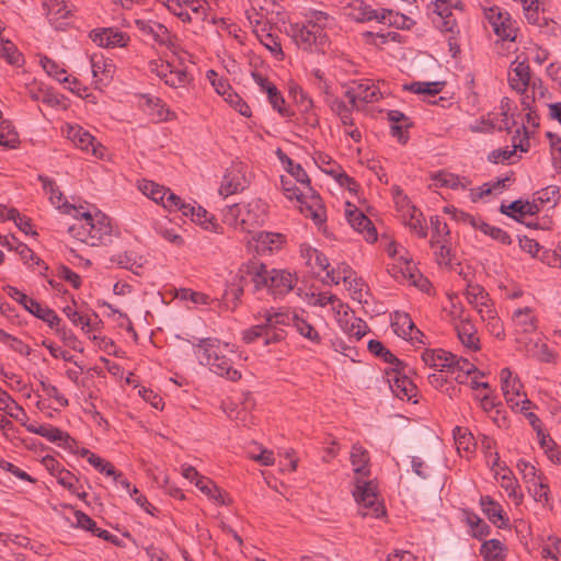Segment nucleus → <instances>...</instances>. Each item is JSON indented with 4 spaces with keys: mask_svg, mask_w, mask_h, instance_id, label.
Here are the masks:
<instances>
[{
    "mask_svg": "<svg viewBox=\"0 0 561 561\" xmlns=\"http://www.w3.org/2000/svg\"><path fill=\"white\" fill-rule=\"evenodd\" d=\"M502 390L504 397L507 402H511L514 405H519V402L523 403L522 410H526V405H530V401L528 399L519 400L522 394L523 385L517 377L512 376V371L510 368H503L500 374Z\"/></svg>",
    "mask_w": 561,
    "mask_h": 561,
    "instance_id": "13",
    "label": "nucleus"
},
{
    "mask_svg": "<svg viewBox=\"0 0 561 561\" xmlns=\"http://www.w3.org/2000/svg\"><path fill=\"white\" fill-rule=\"evenodd\" d=\"M276 153L279 160L287 165V171L296 180V182L302 185L304 188L307 190V193L310 194L311 205H307L306 207L307 210L310 211V214H307V217H310L317 224H321L324 220V208L321 205L319 194L310 185V179L307 172L302 169L300 164L294 163V161L280 149H278Z\"/></svg>",
    "mask_w": 561,
    "mask_h": 561,
    "instance_id": "4",
    "label": "nucleus"
},
{
    "mask_svg": "<svg viewBox=\"0 0 561 561\" xmlns=\"http://www.w3.org/2000/svg\"><path fill=\"white\" fill-rule=\"evenodd\" d=\"M404 365L399 371H394L396 376L390 381V388L396 397L401 400H411L416 396V387L409 377L405 375L400 376V371L403 370Z\"/></svg>",
    "mask_w": 561,
    "mask_h": 561,
    "instance_id": "23",
    "label": "nucleus"
},
{
    "mask_svg": "<svg viewBox=\"0 0 561 561\" xmlns=\"http://www.w3.org/2000/svg\"><path fill=\"white\" fill-rule=\"evenodd\" d=\"M314 162L325 173L333 175L342 186L347 185V187L351 190V184L356 185L355 181L351 176L340 171V168L328 154L322 152L317 153L314 157Z\"/></svg>",
    "mask_w": 561,
    "mask_h": 561,
    "instance_id": "21",
    "label": "nucleus"
},
{
    "mask_svg": "<svg viewBox=\"0 0 561 561\" xmlns=\"http://www.w3.org/2000/svg\"><path fill=\"white\" fill-rule=\"evenodd\" d=\"M91 62V69L93 77H100L101 81L103 79H111L113 77V73L115 71V66L113 65L112 60L104 58L101 54H93L90 57Z\"/></svg>",
    "mask_w": 561,
    "mask_h": 561,
    "instance_id": "37",
    "label": "nucleus"
},
{
    "mask_svg": "<svg viewBox=\"0 0 561 561\" xmlns=\"http://www.w3.org/2000/svg\"><path fill=\"white\" fill-rule=\"evenodd\" d=\"M195 485L208 497L216 501L218 504L226 505L228 503L227 494L221 489H219L211 480L207 478H198V481L195 482Z\"/></svg>",
    "mask_w": 561,
    "mask_h": 561,
    "instance_id": "41",
    "label": "nucleus"
},
{
    "mask_svg": "<svg viewBox=\"0 0 561 561\" xmlns=\"http://www.w3.org/2000/svg\"><path fill=\"white\" fill-rule=\"evenodd\" d=\"M454 354L444 350H425L422 353V360L431 368L438 369L440 373L448 370Z\"/></svg>",
    "mask_w": 561,
    "mask_h": 561,
    "instance_id": "29",
    "label": "nucleus"
},
{
    "mask_svg": "<svg viewBox=\"0 0 561 561\" xmlns=\"http://www.w3.org/2000/svg\"><path fill=\"white\" fill-rule=\"evenodd\" d=\"M0 56L3 57L10 65L20 67L24 62L23 55L18 50L15 45L10 41L0 38Z\"/></svg>",
    "mask_w": 561,
    "mask_h": 561,
    "instance_id": "47",
    "label": "nucleus"
},
{
    "mask_svg": "<svg viewBox=\"0 0 561 561\" xmlns=\"http://www.w3.org/2000/svg\"><path fill=\"white\" fill-rule=\"evenodd\" d=\"M444 88V82L433 81V82H412L409 85H405V89L412 91L417 94H428L435 95L438 94Z\"/></svg>",
    "mask_w": 561,
    "mask_h": 561,
    "instance_id": "54",
    "label": "nucleus"
},
{
    "mask_svg": "<svg viewBox=\"0 0 561 561\" xmlns=\"http://www.w3.org/2000/svg\"><path fill=\"white\" fill-rule=\"evenodd\" d=\"M309 304L312 306L318 307H325L327 305H332V309L340 314L341 308L344 307V305L341 302V300L332 294L329 293H319L314 294L312 293L309 299Z\"/></svg>",
    "mask_w": 561,
    "mask_h": 561,
    "instance_id": "50",
    "label": "nucleus"
},
{
    "mask_svg": "<svg viewBox=\"0 0 561 561\" xmlns=\"http://www.w3.org/2000/svg\"><path fill=\"white\" fill-rule=\"evenodd\" d=\"M64 211L79 219L78 222L69 226L68 232L79 241L96 247L106 242L112 237V225L110 218L102 213L91 215L89 211H80L72 205L62 204Z\"/></svg>",
    "mask_w": 561,
    "mask_h": 561,
    "instance_id": "1",
    "label": "nucleus"
},
{
    "mask_svg": "<svg viewBox=\"0 0 561 561\" xmlns=\"http://www.w3.org/2000/svg\"><path fill=\"white\" fill-rule=\"evenodd\" d=\"M20 144V137L10 121H2L0 124V146L14 149Z\"/></svg>",
    "mask_w": 561,
    "mask_h": 561,
    "instance_id": "45",
    "label": "nucleus"
},
{
    "mask_svg": "<svg viewBox=\"0 0 561 561\" xmlns=\"http://www.w3.org/2000/svg\"><path fill=\"white\" fill-rule=\"evenodd\" d=\"M256 290L267 288L275 297H280L294 289L297 278L285 270H268L266 265H254L250 271Z\"/></svg>",
    "mask_w": 561,
    "mask_h": 561,
    "instance_id": "3",
    "label": "nucleus"
},
{
    "mask_svg": "<svg viewBox=\"0 0 561 561\" xmlns=\"http://www.w3.org/2000/svg\"><path fill=\"white\" fill-rule=\"evenodd\" d=\"M432 180L434 182V185L437 187H449L453 190L457 188H466V184L461 182V179L454 174L446 171H438L432 175Z\"/></svg>",
    "mask_w": 561,
    "mask_h": 561,
    "instance_id": "46",
    "label": "nucleus"
},
{
    "mask_svg": "<svg viewBox=\"0 0 561 561\" xmlns=\"http://www.w3.org/2000/svg\"><path fill=\"white\" fill-rule=\"evenodd\" d=\"M430 222L433 230L432 245H434V243H444L446 237L449 236L447 224L443 221L439 216H432Z\"/></svg>",
    "mask_w": 561,
    "mask_h": 561,
    "instance_id": "56",
    "label": "nucleus"
},
{
    "mask_svg": "<svg viewBox=\"0 0 561 561\" xmlns=\"http://www.w3.org/2000/svg\"><path fill=\"white\" fill-rule=\"evenodd\" d=\"M353 496L359 505V515L378 518L386 514L385 507L378 502L376 488L371 482L357 480Z\"/></svg>",
    "mask_w": 561,
    "mask_h": 561,
    "instance_id": "7",
    "label": "nucleus"
},
{
    "mask_svg": "<svg viewBox=\"0 0 561 561\" xmlns=\"http://www.w3.org/2000/svg\"><path fill=\"white\" fill-rule=\"evenodd\" d=\"M503 543L497 539H490L482 543L480 553L485 561H500L503 559Z\"/></svg>",
    "mask_w": 561,
    "mask_h": 561,
    "instance_id": "49",
    "label": "nucleus"
},
{
    "mask_svg": "<svg viewBox=\"0 0 561 561\" xmlns=\"http://www.w3.org/2000/svg\"><path fill=\"white\" fill-rule=\"evenodd\" d=\"M480 505L483 513L488 516L490 522L499 527L506 525V520L503 516L502 506L495 502L491 496L484 495L480 499Z\"/></svg>",
    "mask_w": 561,
    "mask_h": 561,
    "instance_id": "34",
    "label": "nucleus"
},
{
    "mask_svg": "<svg viewBox=\"0 0 561 561\" xmlns=\"http://www.w3.org/2000/svg\"><path fill=\"white\" fill-rule=\"evenodd\" d=\"M90 38L100 47L105 48L125 47L129 41L126 33L112 27L93 30L90 32Z\"/></svg>",
    "mask_w": 561,
    "mask_h": 561,
    "instance_id": "16",
    "label": "nucleus"
},
{
    "mask_svg": "<svg viewBox=\"0 0 561 561\" xmlns=\"http://www.w3.org/2000/svg\"><path fill=\"white\" fill-rule=\"evenodd\" d=\"M446 213L448 214H453L454 218L458 221H462L465 224H468L470 225L471 227L476 228V229H479L481 232H483L484 234H489L490 232V229H491V225L486 224L485 221H483L482 219L480 218H476L474 216L470 215V214H467V213H463V211H460V210H457L456 208H450V207H445L444 209Z\"/></svg>",
    "mask_w": 561,
    "mask_h": 561,
    "instance_id": "40",
    "label": "nucleus"
},
{
    "mask_svg": "<svg viewBox=\"0 0 561 561\" xmlns=\"http://www.w3.org/2000/svg\"><path fill=\"white\" fill-rule=\"evenodd\" d=\"M530 81V68L525 61H513L508 72L510 87L520 93H525Z\"/></svg>",
    "mask_w": 561,
    "mask_h": 561,
    "instance_id": "20",
    "label": "nucleus"
},
{
    "mask_svg": "<svg viewBox=\"0 0 561 561\" xmlns=\"http://www.w3.org/2000/svg\"><path fill=\"white\" fill-rule=\"evenodd\" d=\"M305 256L312 268L318 267L320 271H327L330 266L328 257L317 249H307Z\"/></svg>",
    "mask_w": 561,
    "mask_h": 561,
    "instance_id": "60",
    "label": "nucleus"
},
{
    "mask_svg": "<svg viewBox=\"0 0 561 561\" xmlns=\"http://www.w3.org/2000/svg\"><path fill=\"white\" fill-rule=\"evenodd\" d=\"M398 195L399 196L396 201V204L399 211L401 213L403 224L420 238H425L427 236V231L426 227L423 225V214L414 205H411L408 197L401 195L399 191Z\"/></svg>",
    "mask_w": 561,
    "mask_h": 561,
    "instance_id": "10",
    "label": "nucleus"
},
{
    "mask_svg": "<svg viewBox=\"0 0 561 561\" xmlns=\"http://www.w3.org/2000/svg\"><path fill=\"white\" fill-rule=\"evenodd\" d=\"M245 178L238 169H230L224 175L219 193L225 197L244 190Z\"/></svg>",
    "mask_w": 561,
    "mask_h": 561,
    "instance_id": "25",
    "label": "nucleus"
},
{
    "mask_svg": "<svg viewBox=\"0 0 561 561\" xmlns=\"http://www.w3.org/2000/svg\"><path fill=\"white\" fill-rule=\"evenodd\" d=\"M298 314L295 312H290L288 310H267L264 313V322L270 330L271 333L273 331H279L283 333V339L285 337V331L283 327L285 325H295Z\"/></svg>",
    "mask_w": 561,
    "mask_h": 561,
    "instance_id": "18",
    "label": "nucleus"
},
{
    "mask_svg": "<svg viewBox=\"0 0 561 561\" xmlns=\"http://www.w3.org/2000/svg\"><path fill=\"white\" fill-rule=\"evenodd\" d=\"M135 26L137 30L148 38H151L156 43L170 47L173 45V39L169 30L161 23L145 20V19H136Z\"/></svg>",
    "mask_w": 561,
    "mask_h": 561,
    "instance_id": "14",
    "label": "nucleus"
},
{
    "mask_svg": "<svg viewBox=\"0 0 561 561\" xmlns=\"http://www.w3.org/2000/svg\"><path fill=\"white\" fill-rule=\"evenodd\" d=\"M529 494L534 497L536 502L546 503L548 502L549 486L543 482V479L540 477L537 481H533L526 484Z\"/></svg>",
    "mask_w": 561,
    "mask_h": 561,
    "instance_id": "57",
    "label": "nucleus"
},
{
    "mask_svg": "<svg viewBox=\"0 0 561 561\" xmlns=\"http://www.w3.org/2000/svg\"><path fill=\"white\" fill-rule=\"evenodd\" d=\"M353 107H356V102L374 103L382 98L380 89L371 80L365 79L353 81L345 91Z\"/></svg>",
    "mask_w": 561,
    "mask_h": 561,
    "instance_id": "11",
    "label": "nucleus"
},
{
    "mask_svg": "<svg viewBox=\"0 0 561 561\" xmlns=\"http://www.w3.org/2000/svg\"><path fill=\"white\" fill-rule=\"evenodd\" d=\"M160 2L183 22L193 21V16L190 14L188 10L185 9V7L179 0H161Z\"/></svg>",
    "mask_w": 561,
    "mask_h": 561,
    "instance_id": "62",
    "label": "nucleus"
},
{
    "mask_svg": "<svg viewBox=\"0 0 561 561\" xmlns=\"http://www.w3.org/2000/svg\"><path fill=\"white\" fill-rule=\"evenodd\" d=\"M539 206L534 202H523L520 199L512 202L510 205L502 204L500 207V211L504 215H507L516 220L519 221V219L513 214L517 213L520 216H534L539 213Z\"/></svg>",
    "mask_w": 561,
    "mask_h": 561,
    "instance_id": "33",
    "label": "nucleus"
},
{
    "mask_svg": "<svg viewBox=\"0 0 561 561\" xmlns=\"http://www.w3.org/2000/svg\"><path fill=\"white\" fill-rule=\"evenodd\" d=\"M501 486L507 492L508 496L518 505L523 501V494L518 492V485L514 478L503 474L501 478Z\"/></svg>",
    "mask_w": 561,
    "mask_h": 561,
    "instance_id": "61",
    "label": "nucleus"
},
{
    "mask_svg": "<svg viewBox=\"0 0 561 561\" xmlns=\"http://www.w3.org/2000/svg\"><path fill=\"white\" fill-rule=\"evenodd\" d=\"M351 462L354 467V471L363 477H368L370 470L368 468L369 456L367 450L362 446L354 445L351 451Z\"/></svg>",
    "mask_w": 561,
    "mask_h": 561,
    "instance_id": "38",
    "label": "nucleus"
},
{
    "mask_svg": "<svg viewBox=\"0 0 561 561\" xmlns=\"http://www.w3.org/2000/svg\"><path fill=\"white\" fill-rule=\"evenodd\" d=\"M344 318L345 319H340V323L346 334L351 337H355L357 341L366 335L369 329L364 320L350 316L347 311H344Z\"/></svg>",
    "mask_w": 561,
    "mask_h": 561,
    "instance_id": "32",
    "label": "nucleus"
},
{
    "mask_svg": "<svg viewBox=\"0 0 561 561\" xmlns=\"http://www.w3.org/2000/svg\"><path fill=\"white\" fill-rule=\"evenodd\" d=\"M255 241L256 252L260 254L272 253L278 250L285 242V238L280 233L261 231L253 237Z\"/></svg>",
    "mask_w": 561,
    "mask_h": 561,
    "instance_id": "22",
    "label": "nucleus"
},
{
    "mask_svg": "<svg viewBox=\"0 0 561 561\" xmlns=\"http://www.w3.org/2000/svg\"><path fill=\"white\" fill-rule=\"evenodd\" d=\"M0 410L8 413L11 417L23 421L26 413L21 405H19L11 396L0 388Z\"/></svg>",
    "mask_w": 561,
    "mask_h": 561,
    "instance_id": "44",
    "label": "nucleus"
},
{
    "mask_svg": "<svg viewBox=\"0 0 561 561\" xmlns=\"http://www.w3.org/2000/svg\"><path fill=\"white\" fill-rule=\"evenodd\" d=\"M514 334H529L537 330V318L529 307L518 308L512 314Z\"/></svg>",
    "mask_w": 561,
    "mask_h": 561,
    "instance_id": "19",
    "label": "nucleus"
},
{
    "mask_svg": "<svg viewBox=\"0 0 561 561\" xmlns=\"http://www.w3.org/2000/svg\"><path fill=\"white\" fill-rule=\"evenodd\" d=\"M536 198L534 202H539L540 204H551V206H556L560 199V187L557 185H549L536 193Z\"/></svg>",
    "mask_w": 561,
    "mask_h": 561,
    "instance_id": "58",
    "label": "nucleus"
},
{
    "mask_svg": "<svg viewBox=\"0 0 561 561\" xmlns=\"http://www.w3.org/2000/svg\"><path fill=\"white\" fill-rule=\"evenodd\" d=\"M25 310L46 322L49 328H57L60 324L61 320L58 314L53 309L42 306L35 299L30 301V305Z\"/></svg>",
    "mask_w": 561,
    "mask_h": 561,
    "instance_id": "35",
    "label": "nucleus"
},
{
    "mask_svg": "<svg viewBox=\"0 0 561 561\" xmlns=\"http://www.w3.org/2000/svg\"><path fill=\"white\" fill-rule=\"evenodd\" d=\"M455 330L461 344L471 351H478L479 339L477 336V330L473 323L468 319L460 320L456 325Z\"/></svg>",
    "mask_w": 561,
    "mask_h": 561,
    "instance_id": "26",
    "label": "nucleus"
},
{
    "mask_svg": "<svg viewBox=\"0 0 561 561\" xmlns=\"http://www.w3.org/2000/svg\"><path fill=\"white\" fill-rule=\"evenodd\" d=\"M254 32L260 43L264 45V47L267 48L277 60L284 59L285 54L282 49L280 41L277 35L271 32V27H267L264 24L262 27L256 28Z\"/></svg>",
    "mask_w": 561,
    "mask_h": 561,
    "instance_id": "28",
    "label": "nucleus"
},
{
    "mask_svg": "<svg viewBox=\"0 0 561 561\" xmlns=\"http://www.w3.org/2000/svg\"><path fill=\"white\" fill-rule=\"evenodd\" d=\"M67 137L81 150L91 151L96 158L104 156L105 148L96 142L95 138L83 128L79 126L69 127Z\"/></svg>",
    "mask_w": 561,
    "mask_h": 561,
    "instance_id": "15",
    "label": "nucleus"
},
{
    "mask_svg": "<svg viewBox=\"0 0 561 561\" xmlns=\"http://www.w3.org/2000/svg\"><path fill=\"white\" fill-rule=\"evenodd\" d=\"M41 65L48 76L55 78L59 82H68L67 71L55 60L44 56L41 58Z\"/></svg>",
    "mask_w": 561,
    "mask_h": 561,
    "instance_id": "53",
    "label": "nucleus"
},
{
    "mask_svg": "<svg viewBox=\"0 0 561 561\" xmlns=\"http://www.w3.org/2000/svg\"><path fill=\"white\" fill-rule=\"evenodd\" d=\"M234 110L245 117L251 116V108L243 99L234 91H230L225 99Z\"/></svg>",
    "mask_w": 561,
    "mask_h": 561,
    "instance_id": "64",
    "label": "nucleus"
},
{
    "mask_svg": "<svg viewBox=\"0 0 561 561\" xmlns=\"http://www.w3.org/2000/svg\"><path fill=\"white\" fill-rule=\"evenodd\" d=\"M226 347L218 340L203 339L194 345V354L199 364L208 366L216 375L237 381L241 378V373L232 368L230 359L224 354Z\"/></svg>",
    "mask_w": 561,
    "mask_h": 561,
    "instance_id": "2",
    "label": "nucleus"
},
{
    "mask_svg": "<svg viewBox=\"0 0 561 561\" xmlns=\"http://www.w3.org/2000/svg\"><path fill=\"white\" fill-rule=\"evenodd\" d=\"M140 191L146 195L147 197L151 198L156 203H162L163 198H165L167 194L169 193V188L159 185L152 181H144L140 186Z\"/></svg>",
    "mask_w": 561,
    "mask_h": 561,
    "instance_id": "52",
    "label": "nucleus"
},
{
    "mask_svg": "<svg viewBox=\"0 0 561 561\" xmlns=\"http://www.w3.org/2000/svg\"><path fill=\"white\" fill-rule=\"evenodd\" d=\"M56 479L59 484L68 489L72 494H76L79 499H85L87 493L79 492V488L77 486L79 482L78 478L69 470L57 466Z\"/></svg>",
    "mask_w": 561,
    "mask_h": 561,
    "instance_id": "43",
    "label": "nucleus"
},
{
    "mask_svg": "<svg viewBox=\"0 0 561 561\" xmlns=\"http://www.w3.org/2000/svg\"><path fill=\"white\" fill-rule=\"evenodd\" d=\"M225 218L230 224H239L243 230L250 231L265 222V204L260 199H254L243 206L233 204L228 207Z\"/></svg>",
    "mask_w": 561,
    "mask_h": 561,
    "instance_id": "5",
    "label": "nucleus"
},
{
    "mask_svg": "<svg viewBox=\"0 0 561 561\" xmlns=\"http://www.w3.org/2000/svg\"><path fill=\"white\" fill-rule=\"evenodd\" d=\"M518 344L517 351L525 354L527 357L536 359L541 363H550L554 359L553 352L548 347L546 343L540 341H524L520 337H516Z\"/></svg>",
    "mask_w": 561,
    "mask_h": 561,
    "instance_id": "17",
    "label": "nucleus"
},
{
    "mask_svg": "<svg viewBox=\"0 0 561 561\" xmlns=\"http://www.w3.org/2000/svg\"><path fill=\"white\" fill-rule=\"evenodd\" d=\"M141 98L145 100L149 115L158 121L167 122L175 118V113L170 111L161 99L150 94H144Z\"/></svg>",
    "mask_w": 561,
    "mask_h": 561,
    "instance_id": "30",
    "label": "nucleus"
},
{
    "mask_svg": "<svg viewBox=\"0 0 561 561\" xmlns=\"http://www.w3.org/2000/svg\"><path fill=\"white\" fill-rule=\"evenodd\" d=\"M368 351L382 358L386 363H389L393 366V371H399L400 368H402L403 363L396 357L388 348L383 346V344L380 341L377 340H370L368 342Z\"/></svg>",
    "mask_w": 561,
    "mask_h": 561,
    "instance_id": "39",
    "label": "nucleus"
},
{
    "mask_svg": "<svg viewBox=\"0 0 561 561\" xmlns=\"http://www.w3.org/2000/svg\"><path fill=\"white\" fill-rule=\"evenodd\" d=\"M282 187L286 192V195L288 198H296L300 203V210L306 216L307 214H310V211L307 210V205H311L310 194L306 191H301L299 187H296L290 179H287L285 176H282L280 179Z\"/></svg>",
    "mask_w": 561,
    "mask_h": 561,
    "instance_id": "36",
    "label": "nucleus"
},
{
    "mask_svg": "<svg viewBox=\"0 0 561 561\" xmlns=\"http://www.w3.org/2000/svg\"><path fill=\"white\" fill-rule=\"evenodd\" d=\"M64 313L75 325H80L85 333L93 330L90 318L79 313L72 307L67 306L64 308Z\"/></svg>",
    "mask_w": 561,
    "mask_h": 561,
    "instance_id": "59",
    "label": "nucleus"
},
{
    "mask_svg": "<svg viewBox=\"0 0 561 561\" xmlns=\"http://www.w3.org/2000/svg\"><path fill=\"white\" fill-rule=\"evenodd\" d=\"M465 295L468 302L473 308L479 307L480 305H484V301H486L489 298V295L484 288L478 284H468Z\"/></svg>",
    "mask_w": 561,
    "mask_h": 561,
    "instance_id": "55",
    "label": "nucleus"
},
{
    "mask_svg": "<svg viewBox=\"0 0 561 561\" xmlns=\"http://www.w3.org/2000/svg\"><path fill=\"white\" fill-rule=\"evenodd\" d=\"M448 370L451 373H458V375L456 376V380L462 382L465 377H467L468 375L472 374L476 370V366L468 359L463 357H457L456 355H454L453 360H450V366Z\"/></svg>",
    "mask_w": 561,
    "mask_h": 561,
    "instance_id": "51",
    "label": "nucleus"
},
{
    "mask_svg": "<svg viewBox=\"0 0 561 561\" xmlns=\"http://www.w3.org/2000/svg\"><path fill=\"white\" fill-rule=\"evenodd\" d=\"M260 337H264V344L268 345L283 340V333L279 331H273V333H271L265 322L253 325L243 331V341L245 343H252Z\"/></svg>",
    "mask_w": 561,
    "mask_h": 561,
    "instance_id": "27",
    "label": "nucleus"
},
{
    "mask_svg": "<svg viewBox=\"0 0 561 561\" xmlns=\"http://www.w3.org/2000/svg\"><path fill=\"white\" fill-rule=\"evenodd\" d=\"M484 15L492 31L501 41L515 42L518 32L517 22L508 12L493 7L485 10Z\"/></svg>",
    "mask_w": 561,
    "mask_h": 561,
    "instance_id": "8",
    "label": "nucleus"
},
{
    "mask_svg": "<svg viewBox=\"0 0 561 561\" xmlns=\"http://www.w3.org/2000/svg\"><path fill=\"white\" fill-rule=\"evenodd\" d=\"M391 327L398 336L407 339V336L413 333L415 325L408 313L397 311L394 312Z\"/></svg>",
    "mask_w": 561,
    "mask_h": 561,
    "instance_id": "42",
    "label": "nucleus"
},
{
    "mask_svg": "<svg viewBox=\"0 0 561 561\" xmlns=\"http://www.w3.org/2000/svg\"><path fill=\"white\" fill-rule=\"evenodd\" d=\"M293 37L297 45L305 50H312L314 48L317 51L324 53L329 46L327 33L314 25L304 24L302 26H296Z\"/></svg>",
    "mask_w": 561,
    "mask_h": 561,
    "instance_id": "9",
    "label": "nucleus"
},
{
    "mask_svg": "<svg viewBox=\"0 0 561 561\" xmlns=\"http://www.w3.org/2000/svg\"><path fill=\"white\" fill-rule=\"evenodd\" d=\"M345 206V217L351 227L357 232L363 233L366 241L375 242L377 240V231L371 220L351 203L347 202Z\"/></svg>",
    "mask_w": 561,
    "mask_h": 561,
    "instance_id": "12",
    "label": "nucleus"
},
{
    "mask_svg": "<svg viewBox=\"0 0 561 561\" xmlns=\"http://www.w3.org/2000/svg\"><path fill=\"white\" fill-rule=\"evenodd\" d=\"M344 14L355 22H369L373 20L379 23L393 25L398 23V13L390 9L377 11L371 9L364 0H351L343 7Z\"/></svg>",
    "mask_w": 561,
    "mask_h": 561,
    "instance_id": "6",
    "label": "nucleus"
},
{
    "mask_svg": "<svg viewBox=\"0 0 561 561\" xmlns=\"http://www.w3.org/2000/svg\"><path fill=\"white\" fill-rule=\"evenodd\" d=\"M289 92L295 102L299 105L300 111L307 115V123L312 127L317 126L319 119L317 115L312 113L313 102L308 93L299 85L291 87Z\"/></svg>",
    "mask_w": 561,
    "mask_h": 561,
    "instance_id": "24",
    "label": "nucleus"
},
{
    "mask_svg": "<svg viewBox=\"0 0 561 561\" xmlns=\"http://www.w3.org/2000/svg\"><path fill=\"white\" fill-rule=\"evenodd\" d=\"M297 332L304 337L310 340L311 342H319L320 336L317 330L305 319L298 317L295 325Z\"/></svg>",
    "mask_w": 561,
    "mask_h": 561,
    "instance_id": "63",
    "label": "nucleus"
},
{
    "mask_svg": "<svg viewBox=\"0 0 561 561\" xmlns=\"http://www.w3.org/2000/svg\"><path fill=\"white\" fill-rule=\"evenodd\" d=\"M37 435H41L47 438L51 443L58 444V446L72 449L76 445L75 438H72L68 433L55 427L53 425H43L41 431H37Z\"/></svg>",
    "mask_w": 561,
    "mask_h": 561,
    "instance_id": "31",
    "label": "nucleus"
},
{
    "mask_svg": "<svg viewBox=\"0 0 561 561\" xmlns=\"http://www.w3.org/2000/svg\"><path fill=\"white\" fill-rule=\"evenodd\" d=\"M43 5L47 11L49 21L51 22L55 19H66L70 14L66 0H44Z\"/></svg>",
    "mask_w": 561,
    "mask_h": 561,
    "instance_id": "48",
    "label": "nucleus"
}]
</instances>
